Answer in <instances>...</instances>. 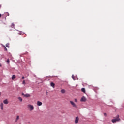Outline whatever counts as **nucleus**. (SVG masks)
Wrapping results in <instances>:
<instances>
[{
	"mask_svg": "<svg viewBox=\"0 0 124 124\" xmlns=\"http://www.w3.org/2000/svg\"><path fill=\"white\" fill-rule=\"evenodd\" d=\"M119 117L120 116H119V115H117L116 117H114V119H112L111 120V122H112V123H115L116 122H120V121H121V119L119 118Z\"/></svg>",
	"mask_w": 124,
	"mask_h": 124,
	"instance_id": "1",
	"label": "nucleus"
},
{
	"mask_svg": "<svg viewBox=\"0 0 124 124\" xmlns=\"http://www.w3.org/2000/svg\"><path fill=\"white\" fill-rule=\"evenodd\" d=\"M27 107L29 109V111H33V110L34 109V107L31 104L28 105Z\"/></svg>",
	"mask_w": 124,
	"mask_h": 124,
	"instance_id": "2",
	"label": "nucleus"
},
{
	"mask_svg": "<svg viewBox=\"0 0 124 124\" xmlns=\"http://www.w3.org/2000/svg\"><path fill=\"white\" fill-rule=\"evenodd\" d=\"M70 103H71V105H72L73 107H75V108H78L77 105L73 101H70Z\"/></svg>",
	"mask_w": 124,
	"mask_h": 124,
	"instance_id": "3",
	"label": "nucleus"
},
{
	"mask_svg": "<svg viewBox=\"0 0 124 124\" xmlns=\"http://www.w3.org/2000/svg\"><path fill=\"white\" fill-rule=\"evenodd\" d=\"M78 122H79V117H78V116H77L76 117V119L75 120V123L78 124Z\"/></svg>",
	"mask_w": 124,
	"mask_h": 124,
	"instance_id": "4",
	"label": "nucleus"
},
{
	"mask_svg": "<svg viewBox=\"0 0 124 124\" xmlns=\"http://www.w3.org/2000/svg\"><path fill=\"white\" fill-rule=\"evenodd\" d=\"M86 100H87V99H86V97H85L84 96L82 97L81 99V101L83 102H85Z\"/></svg>",
	"mask_w": 124,
	"mask_h": 124,
	"instance_id": "5",
	"label": "nucleus"
},
{
	"mask_svg": "<svg viewBox=\"0 0 124 124\" xmlns=\"http://www.w3.org/2000/svg\"><path fill=\"white\" fill-rule=\"evenodd\" d=\"M22 95H23L25 97H30V95L29 94H24L23 93H22Z\"/></svg>",
	"mask_w": 124,
	"mask_h": 124,
	"instance_id": "6",
	"label": "nucleus"
},
{
	"mask_svg": "<svg viewBox=\"0 0 124 124\" xmlns=\"http://www.w3.org/2000/svg\"><path fill=\"white\" fill-rule=\"evenodd\" d=\"M37 105H38V106H41V105H42V102H41L40 101H38Z\"/></svg>",
	"mask_w": 124,
	"mask_h": 124,
	"instance_id": "7",
	"label": "nucleus"
},
{
	"mask_svg": "<svg viewBox=\"0 0 124 124\" xmlns=\"http://www.w3.org/2000/svg\"><path fill=\"white\" fill-rule=\"evenodd\" d=\"M14 79H16V76L15 75H13L12 77V80H14Z\"/></svg>",
	"mask_w": 124,
	"mask_h": 124,
	"instance_id": "8",
	"label": "nucleus"
},
{
	"mask_svg": "<svg viewBox=\"0 0 124 124\" xmlns=\"http://www.w3.org/2000/svg\"><path fill=\"white\" fill-rule=\"evenodd\" d=\"M3 103H4V104H8V101L7 100V99H6L3 101Z\"/></svg>",
	"mask_w": 124,
	"mask_h": 124,
	"instance_id": "9",
	"label": "nucleus"
},
{
	"mask_svg": "<svg viewBox=\"0 0 124 124\" xmlns=\"http://www.w3.org/2000/svg\"><path fill=\"white\" fill-rule=\"evenodd\" d=\"M50 86L51 87H53V88H55V83H54L53 82H51Z\"/></svg>",
	"mask_w": 124,
	"mask_h": 124,
	"instance_id": "10",
	"label": "nucleus"
},
{
	"mask_svg": "<svg viewBox=\"0 0 124 124\" xmlns=\"http://www.w3.org/2000/svg\"><path fill=\"white\" fill-rule=\"evenodd\" d=\"M0 107H1V110H3V103H1L0 104Z\"/></svg>",
	"mask_w": 124,
	"mask_h": 124,
	"instance_id": "11",
	"label": "nucleus"
},
{
	"mask_svg": "<svg viewBox=\"0 0 124 124\" xmlns=\"http://www.w3.org/2000/svg\"><path fill=\"white\" fill-rule=\"evenodd\" d=\"M81 92H83V93H86V89H85V88H82V89H81Z\"/></svg>",
	"mask_w": 124,
	"mask_h": 124,
	"instance_id": "12",
	"label": "nucleus"
},
{
	"mask_svg": "<svg viewBox=\"0 0 124 124\" xmlns=\"http://www.w3.org/2000/svg\"><path fill=\"white\" fill-rule=\"evenodd\" d=\"M18 99H19V100H20V101L21 102H22V101H23V99H22V98L21 97H18Z\"/></svg>",
	"mask_w": 124,
	"mask_h": 124,
	"instance_id": "13",
	"label": "nucleus"
},
{
	"mask_svg": "<svg viewBox=\"0 0 124 124\" xmlns=\"http://www.w3.org/2000/svg\"><path fill=\"white\" fill-rule=\"evenodd\" d=\"M15 26V25L14 24V23H12V25H11V28H14Z\"/></svg>",
	"mask_w": 124,
	"mask_h": 124,
	"instance_id": "14",
	"label": "nucleus"
},
{
	"mask_svg": "<svg viewBox=\"0 0 124 124\" xmlns=\"http://www.w3.org/2000/svg\"><path fill=\"white\" fill-rule=\"evenodd\" d=\"M72 79H73V80H74V81H75V78H74V75H72Z\"/></svg>",
	"mask_w": 124,
	"mask_h": 124,
	"instance_id": "15",
	"label": "nucleus"
},
{
	"mask_svg": "<svg viewBox=\"0 0 124 124\" xmlns=\"http://www.w3.org/2000/svg\"><path fill=\"white\" fill-rule=\"evenodd\" d=\"M10 61H9V59H8L7 60V63L8 64H9V62H10Z\"/></svg>",
	"mask_w": 124,
	"mask_h": 124,
	"instance_id": "16",
	"label": "nucleus"
},
{
	"mask_svg": "<svg viewBox=\"0 0 124 124\" xmlns=\"http://www.w3.org/2000/svg\"><path fill=\"white\" fill-rule=\"evenodd\" d=\"M6 47H7L8 48H9V44H7L6 45Z\"/></svg>",
	"mask_w": 124,
	"mask_h": 124,
	"instance_id": "17",
	"label": "nucleus"
},
{
	"mask_svg": "<svg viewBox=\"0 0 124 124\" xmlns=\"http://www.w3.org/2000/svg\"><path fill=\"white\" fill-rule=\"evenodd\" d=\"M4 47L5 51H7V48H6V47H5V46Z\"/></svg>",
	"mask_w": 124,
	"mask_h": 124,
	"instance_id": "18",
	"label": "nucleus"
},
{
	"mask_svg": "<svg viewBox=\"0 0 124 124\" xmlns=\"http://www.w3.org/2000/svg\"><path fill=\"white\" fill-rule=\"evenodd\" d=\"M65 93V90H64V89L62 90V93Z\"/></svg>",
	"mask_w": 124,
	"mask_h": 124,
	"instance_id": "19",
	"label": "nucleus"
},
{
	"mask_svg": "<svg viewBox=\"0 0 124 124\" xmlns=\"http://www.w3.org/2000/svg\"><path fill=\"white\" fill-rule=\"evenodd\" d=\"M104 115L105 117H107V114H106V113H104Z\"/></svg>",
	"mask_w": 124,
	"mask_h": 124,
	"instance_id": "20",
	"label": "nucleus"
},
{
	"mask_svg": "<svg viewBox=\"0 0 124 124\" xmlns=\"http://www.w3.org/2000/svg\"><path fill=\"white\" fill-rule=\"evenodd\" d=\"M22 84L23 85H25V84H26V82H25V80H23V82H22Z\"/></svg>",
	"mask_w": 124,
	"mask_h": 124,
	"instance_id": "21",
	"label": "nucleus"
},
{
	"mask_svg": "<svg viewBox=\"0 0 124 124\" xmlns=\"http://www.w3.org/2000/svg\"><path fill=\"white\" fill-rule=\"evenodd\" d=\"M19 120V116H17L16 117V121H18Z\"/></svg>",
	"mask_w": 124,
	"mask_h": 124,
	"instance_id": "22",
	"label": "nucleus"
},
{
	"mask_svg": "<svg viewBox=\"0 0 124 124\" xmlns=\"http://www.w3.org/2000/svg\"><path fill=\"white\" fill-rule=\"evenodd\" d=\"M75 102H77V101H78L77 99H75Z\"/></svg>",
	"mask_w": 124,
	"mask_h": 124,
	"instance_id": "23",
	"label": "nucleus"
},
{
	"mask_svg": "<svg viewBox=\"0 0 124 124\" xmlns=\"http://www.w3.org/2000/svg\"><path fill=\"white\" fill-rule=\"evenodd\" d=\"M22 79H25V77H22Z\"/></svg>",
	"mask_w": 124,
	"mask_h": 124,
	"instance_id": "24",
	"label": "nucleus"
},
{
	"mask_svg": "<svg viewBox=\"0 0 124 124\" xmlns=\"http://www.w3.org/2000/svg\"><path fill=\"white\" fill-rule=\"evenodd\" d=\"M2 15L1 14H0V18H1Z\"/></svg>",
	"mask_w": 124,
	"mask_h": 124,
	"instance_id": "25",
	"label": "nucleus"
},
{
	"mask_svg": "<svg viewBox=\"0 0 124 124\" xmlns=\"http://www.w3.org/2000/svg\"><path fill=\"white\" fill-rule=\"evenodd\" d=\"M0 95H1V93L0 92Z\"/></svg>",
	"mask_w": 124,
	"mask_h": 124,
	"instance_id": "26",
	"label": "nucleus"
},
{
	"mask_svg": "<svg viewBox=\"0 0 124 124\" xmlns=\"http://www.w3.org/2000/svg\"><path fill=\"white\" fill-rule=\"evenodd\" d=\"M0 67H1V64L0 63Z\"/></svg>",
	"mask_w": 124,
	"mask_h": 124,
	"instance_id": "27",
	"label": "nucleus"
},
{
	"mask_svg": "<svg viewBox=\"0 0 124 124\" xmlns=\"http://www.w3.org/2000/svg\"><path fill=\"white\" fill-rule=\"evenodd\" d=\"M61 93H62V89L61 90Z\"/></svg>",
	"mask_w": 124,
	"mask_h": 124,
	"instance_id": "28",
	"label": "nucleus"
},
{
	"mask_svg": "<svg viewBox=\"0 0 124 124\" xmlns=\"http://www.w3.org/2000/svg\"><path fill=\"white\" fill-rule=\"evenodd\" d=\"M0 7H1V6H0Z\"/></svg>",
	"mask_w": 124,
	"mask_h": 124,
	"instance_id": "29",
	"label": "nucleus"
}]
</instances>
